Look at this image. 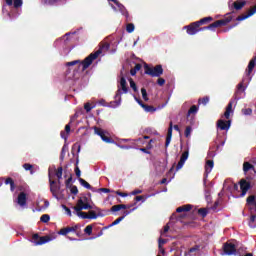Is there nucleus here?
Segmentation results:
<instances>
[{"instance_id": "obj_9", "label": "nucleus", "mask_w": 256, "mask_h": 256, "mask_svg": "<svg viewBox=\"0 0 256 256\" xmlns=\"http://www.w3.org/2000/svg\"><path fill=\"white\" fill-rule=\"evenodd\" d=\"M49 241H51L50 236L40 237L39 234L32 235V242L34 245H45V243H49Z\"/></svg>"}, {"instance_id": "obj_26", "label": "nucleus", "mask_w": 256, "mask_h": 256, "mask_svg": "<svg viewBox=\"0 0 256 256\" xmlns=\"http://www.w3.org/2000/svg\"><path fill=\"white\" fill-rule=\"evenodd\" d=\"M5 185H10V191L13 193V191H15V181L13 180V178L8 177L5 180Z\"/></svg>"}, {"instance_id": "obj_19", "label": "nucleus", "mask_w": 256, "mask_h": 256, "mask_svg": "<svg viewBox=\"0 0 256 256\" xmlns=\"http://www.w3.org/2000/svg\"><path fill=\"white\" fill-rule=\"evenodd\" d=\"M132 211H135V208H133L132 210H125L123 212V216L117 218L114 222H112L109 227H115V225H119L120 221H123V219H125V217H127V215H129Z\"/></svg>"}, {"instance_id": "obj_29", "label": "nucleus", "mask_w": 256, "mask_h": 256, "mask_svg": "<svg viewBox=\"0 0 256 256\" xmlns=\"http://www.w3.org/2000/svg\"><path fill=\"white\" fill-rule=\"evenodd\" d=\"M142 109H144L146 113H155V111H157L156 107L147 104H144Z\"/></svg>"}, {"instance_id": "obj_46", "label": "nucleus", "mask_w": 256, "mask_h": 256, "mask_svg": "<svg viewBox=\"0 0 256 256\" xmlns=\"http://www.w3.org/2000/svg\"><path fill=\"white\" fill-rule=\"evenodd\" d=\"M84 233H86V235H92V233H93V226L92 225L86 226L85 229H84Z\"/></svg>"}, {"instance_id": "obj_45", "label": "nucleus", "mask_w": 256, "mask_h": 256, "mask_svg": "<svg viewBox=\"0 0 256 256\" xmlns=\"http://www.w3.org/2000/svg\"><path fill=\"white\" fill-rule=\"evenodd\" d=\"M141 94H142V99H144V101H149V96H147V89L141 88Z\"/></svg>"}, {"instance_id": "obj_37", "label": "nucleus", "mask_w": 256, "mask_h": 256, "mask_svg": "<svg viewBox=\"0 0 256 256\" xmlns=\"http://www.w3.org/2000/svg\"><path fill=\"white\" fill-rule=\"evenodd\" d=\"M23 169H25V171H30L31 175H33V165L29 164V163H25L23 164Z\"/></svg>"}, {"instance_id": "obj_16", "label": "nucleus", "mask_w": 256, "mask_h": 256, "mask_svg": "<svg viewBox=\"0 0 256 256\" xmlns=\"http://www.w3.org/2000/svg\"><path fill=\"white\" fill-rule=\"evenodd\" d=\"M256 13V5L250 8L247 11V14H242L236 18V21H245V19H249V17H253Z\"/></svg>"}, {"instance_id": "obj_63", "label": "nucleus", "mask_w": 256, "mask_h": 256, "mask_svg": "<svg viewBox=\"0 0 256 256\" xmlns=\"http://www.w3.org/2000/svg\"><path fill=\"white\" fill-rule=\"evenodd\" d=\"M141 67H143L141 64L137 63L134 67L135 71H141Z\"/></svg>"}, {"instance_id": "obj_8", "label": "nucleus", "mask_w": 256, "mask_h": 256, "mask_svg": "<svg viewBox=\"0 0 256 256\" xmlns=\"http://www.w3.org/2000/svg\"><path fill=\"white\" fill-rule=\"evenodd\" d=\"M173 129L177 131L178 133H181V129L179 128V125H174L173 122H170L169 128H168V133L166 136V142H165V147H169L171 143V137H173Z\"/></svg>"}, {"instance_id": "obj_5", "label": "nucleus", "mask_w": 256, "mask_h": 256, "mask_svg": "<svg viewBox=\"0 0 256 256\" xmlns=\"http://www.w3.org/2000/svg\"><path fill=\"white\" fill-rule=\"evenodd\" d=\"M74 211H87L93 209V206L89 203L87 196H82L78 199L76 206L73 207Z\"/></svg>"}, {"instance_id": "obj_13", "label": "nucleus", "mask_w": 256, "mask_h": 256, "mask_svg": "<svg viewBox=\"0 0 256 256\" xmlns=\"http://www.w3.org/2000/svg\"><path fill=\"white\" fill-rule=\"evenodd\" d=\"M247 5V1L245 0H236L232 3L230 7V11L233 13L235 11H241V9H243V7H245Z\"/></svg>"}, {"instance_id": "obj_21", "label": "nucleus", "mask_w": 256, "mask_h": 256, "mask_svg": "<svg viewBox=\"0 0 256 256\" xmlns=\"http://www.w3.org/2000/svg\"><path fill=\"white\" fill-rule=\"evenodd\" d=\"M231 113H233V100H231L226 107L224 112L225 119H229L231 117Z\"/></svg>"}, {"instance_id": "obj_57", "label": "nucleus", "mask_w": 256, "mask_h": 256, "mask_svg": "<svg viewBox=\"0 0 256 256\" xmlns=\"http://www.w3.org/2000/svg\"><path fill=\"white\" fill-rule=\"evenodd\" d=\"M62 207H63V209H64V211H66V213H67V215L69 216V217H71V209H69V207H67L66 205H62Z\"/></svg>"}, {"instance_id": "obj_3", "label": "nucleus", "mask_w": 256, "mask_h": 256, "mask_svg": "<svg viewBox=\"0 0 256 256\" xmlns=\"http://www.w3.org/2000/svg\"><path fill=\"white\" fill-rule=\"evenodd\" d=\"M121 90L123 93H129V87H127V80L125 77L120 78V85H118V90L116 91V94L114 96L116 105H121Z\"/></svg>"}, {"instance_id": "obj_2", "label": "nucleus", "mask_w": 256, "mask_h": 256, "mask_svg": "<svg viewBox=\"0 0 256 256\" xmlns=\"http://www.w3.org/2000/svg\"><path fill=\"white\" fill-rule=\"evenodd\" d=\"M227 15L228 16L225 17L224 19L217 20L208 26H204V27L199 26L198 33L200 31H215L219 27H225V25H227L228 23H231L233 21V16H231V13H229Z\"/></svg>"}, {"instance_id": "obj_64", "label": "nucleus", "mask_w": 256, "mask_h": 256, "mask_svg": "<svg viewBox=\"0 0 256 256\" xmlns=\"http://www.w3.org/2000/svg\"><path fill=\"white\" fill-rule=\"evenodd\" d=\"M116 195H119V197H127L126 193L119 192V191L116 192Z\"/></svg>"}, {"instance_id": "obj_31", "label": "nucleus", "mask_w": 256, "mask_h": 256, "mask_svg": "<svg viewBox=\"0 0 256 256\" xmlns=\"http://www.w3.org/2000/svg\"><path fill=\"white\" fill-rule=\"evenodd\" d=\"M56 177L58 179V184L61 185V179L63 178V167H58L56 170Z\"/></svg>"}, {"instance_id": "obj_22", "label": "nucleus", "mask_w": 256, "mask_h": 256, "mask_svg": "<svg viewBox=\"0 0 256 256\" xmlns=\"http://www.w3.org/2000/svg\"><path fill=\"white\" fill-rule=\"evenodd\" d=\"M255 65H256V55L250 60L249 64H248V69L246 70L247 75H251V73H253V69H255Z\"/></svg>"}, {"instance_id": "obj_48", "label": "nucleus", "mask_w": 256, "mask_h": 256, "mask_svg": "<svg viewBox=\"0 0 256 256\" xmlns=\"http://www.w3.org/2000/svg\"><path fill=\"white\" fill-rule=\"evenodd\" d=\"M13 5L15 9H19L23 5V0H14Z\"/></svg>"}, {"instance_id": "obj_44", "label": "nucleus", "mask_w": 256, "mask_h": 256, "mask_svg": "<svg viewBox=\"0 0 256 256\" xmlns=\"http://www.w3.org/2000/svg\"><path fill=\"white\" fill-rule=\"evenodd\" d=\"M209 212L207 211V209L206 208H200V209H198V215H201V217H207V214H208Z\"/></svg>"}, {"instance_id": "obj_11", "label": "nucleus", "mask_w": 256, "mask_h": 256, "mask_svg": "<svg viewBox=\"0 0 256 256\" xmlns=\"http://www.w3.org/2000/svg\"><path fill=\"white\" fill-rule=\"evenodd\" d=\"M199 27L197 22H192L190 25L184 26V29H186L188 35H197L199 33Z\"/></svg>"}, {"instance_id": "obj_23", "label": "nucleus", "mask_w": 256, "mask_h": 256, "mask_svg": "<svg viewBox=\"0 0 256 256\" xmlns=\"http://www.w3.org/2000/svg\"><path fill=\"white\" fill-rule=\"evenodd\" d=\"M193 206L191 204L180 206L176 209V213H187V211H191Z\"/></svg>"}, {"instance_id": "obj_30", "label": "nucleus", "mask_w": 256, "mask_h": 256, "mask_svg": "<svg viewBox=\"0 0 256 256\" xmlns=\"http://www.w3.org/2000/svg\"><path fill=\"white\" fill-rule=\"evenodd\" d=\"M198 111H199V107L197 105H192L188 110L187 117H190V115H197Z\"/></svg>"}, {"instance_id": "obj_17", "label": "nucleus", "mask_w": 256, "mask_h": 256, "mask_svg": "<svg viewBox=\"0 0 256 256\" xmlns=\"http://www.w3.org/2000/svg\"><path fill=\"white\" fill-rule=\"evenodd\" d=\"M243 93H245V87L243 86V82H240L234 94V101H239L243 97Z\"/></svg>"}, {"instance_id": "obj_4", "label": "nucleus", "mask_w": 256, "mask_h": 256, "mask_svg": "<svg viewBox=\"0 0 256 256\" xmlns=\"http://www.w3.org/2000/svg\"><path fill=\"white\" fill-rule=\"evenodd\" d=\"M144 72L146 75L150 77H160L163 75V66L158 64L156 66H149L148 64H144Z\"/></svg>"}, {"instance_id": "obj_59", "label": "nucleus", "mask_w": 256, "mask_h": 256, "mask_svg": "<svg viewBox=\"0 0 256 256\" xmlns=\"http://www.w3.org/2000/svg\"><path fill=\"white\" fill-rule=\"evenodd\" d=\"M65 159V148L63 147L60 154V160L63 161Z\"/></svg>"}, {"instance_id": "obj_38", "label": "nucleus", "mask_w": 256, "mask_h": 256, "mask_svg": "<svg viewBox=\"0 0 256 256\" xmlns=\"http://www.w3.org/2000/svg\"><path fill=\"white\" fill-rule=\"evenodd\" d=\"M59 1H62V0H41V2L44 5H55L56 3H59Z\"/></svg>"}, {"instance_id": "obj_12", "label": "nucleus", "mask_w": 256, "mask_h": 256, "mask_svg": "<svg viewBox=\"0 0 256 256\" xmlns=\"http://www.w3.org/2000/svg\"><path fill=\"white\" fill-rule=\"evenodd\" d=\"M239 185L241 189V197H245V195H247V191L251 189V182H248L245 179H241Z\"/></svg>"}, {"instance_id": "obj_52", "label": "nucleus", "mask_w": 256, "mask_h": 256, "mask_svg": "<svg viewBox=\"0 0 256 256\" xmlns=\"http://www.w3.org/2000/svg\"><path fill=\"white\" fill-rule=\"evenodd\" d=\"M72 181H73V177H72V176H70V177L66 180L65 185H66V187H67L68 189H69V187H71Z\"/></svg>"}, {"instance_id": "obj_42", "label": "nucleus", "mask_w": 256, "mask_h": 256, "mask_svg": "<svg viewBox=\"0 0 256 256\" xmlns=\"http://www.w3.org/2000/svg\"><path fill=\"white\" fill-rule=\"evenodd\" d=\"M126 31H127V33H133V31H135V24H133V23L127 24Z\"/></svg>"}, {"instance_id": "obj_60", "label": "nucleus", "mask_w": 256, "mask_h": 256, "mask_svg": "<svg viewBox=\"0 0 256 256\" xmlns=\"http://www.w3.org/2000/svg\"><path fill=\"white\" fill-rule=\"evenodd\" d=\"M108 1H111L112 3H115V5L117 7H123V4H121V2L117 1V0H108Z\"/></svg>"}, {"instance_id": "obj_14", "label": "nucleus", "mask_w": 256, "mask_h": 256, "mask_svg": "<svg viewBox=\"0 0 256 256\" xmlns=\"http://www.w3.org/2000/svg\"><path fill=\"white\" fill-rule=\"evenodd\" d=\"M217 127L220 131H229L231 129V120L220 119L217 121Z\"/></svg>"}, {"instance_id": "obj_27", "label": "nucleus", "mask_w": 256, "mask_h": 256, "mask_svg": "<svg viewBox=\"0 0 256 256\" xmlns=\"http://www.w3.org/2000/svg\"><path fill=\"white\" fill-rule=\"evenodd\" d=\"M255 170V166L249 162H244L243 163V171L244 173H248V171Z\"/></svg>"}, {"instance_id": "obj_10", "label": "nucleus", "mask_w": 256, "mask_h": 256, "mask_svg": "<svg viewBox=\"0 0 256 256\" xmlns=\"http://www.w3.org/2000/svg\"><path fill=\"white\" fill-rule=\"evenodd\" d=\"M79 229V224H76L74 226H67L58 231V235H63L64 237H67L69 233H77V230Z\"/></svg>"}, {"instance_id": "obj_25", "label": "nucleus", "mask_w": 256, "mask_h": 256, "mask_svg": "<svg viewBox=\"0 0 256 256\" xmlns=\"http://www.w3.org/2000/svg\"><path fill=\"white\" fill-rule=\"evenodd\" d=\"M214 167V162L213 160H207L206 161V166H205V173L206 175H209V173H211V170Z\"/></svg>"}, {"instance_id": "obj_56", "label": "nucleus", "mask_w": 256, "mask_h": 256, "mask_svg": "<svg viewBox=\"0 0 256 256\" xmlns=\"http://www.w3.org/2000/svg\"><path fill=\"white\" fill-rule=\"evenodd\" d=\"M62 139H64L65 141H67V138L69 137V133L65 132V131H62L60 133Z\"/></svg>"}, {"instance_id": "obj_28", "label": "nucleus", "mask_w": 256, "mask_h": 256, "mask_svg": "<svg viewBox=\"0 0 256 256\" xmlns=\"http://www.w3.org/2000/svg\"><path fill=\"white\" fill-rule=\"evenodd\" d=\"M129 206H127L126 204H118V205H114L111 207V211L112 212H117V211H121V209H127Z\"/></svg>"}, {"instance_id": "obj_51", "label": "nucleus", "mask_w": 256, "mask_h": 256, "mask_svg": "<svg viewBox=\"0 0 256 256\" xmlns=\"http://www.w3.org/2000/svg\"><path fill=\"white\" fill-rule=\"evenodd\" d=\"M84 109H85L86 113H89L91 111V109H93V107L91 106V103H86V104H84Z\"/></svg>"}, {"instance_id": "obj_49", "label": "nucleus", "mask_w": 256, "mask_h": 256, "mask_svg": "<svg viewBox=\"0 0 256 256\" xmlns=\"http://www.w3.org/2000/svg\"><path fill=\"white\" fill-rule=\"evenodd\" d=\"M70 193H72V195H77V193H79V189L77 188V186H70Z\"/></svg>"}, {"instance_id": "obj_6", "label": "nucleus", "mask_w": 256, "mask_h": 256, "mask_svg": "<svg viewBox=\"0 0 256 256\" xmlns=\"http://www.w3.org/2000/svg\"><path fill=\"white\" fill-rule=\"evenodd\" d=\"M222 251L223 253L221 255H235L237 253V246L233 243L226 242L223 244Z\"/></svg>"}, {"instance_id": "obj_41", "label": "nucleus", "mask_w": 256, "mask_h": 256, "mask_svg": "<svg viewBox=\"0 0 256 256\" xmlns=\"http://www.w3.org/2000/svg\"><path fill=\"white\" fill-rule=\"evenodd\" d=\"M79 160L76 161V167H75V174H76V177L79 179H81V169H79Z\"/></svg>"}, {"instance_id": "obj_58", "label": "nucleus", "mask_w": 256, "mask_h": 256, "mask_svg": "<svg viewBox=\"0 0 256 256\" xmlns=\"http://www.w3.org/2000/svg\"><path fill=\"white\" fill-rule=\"evenodd\" d=\"M195 251H199V246L198 245L189 249V253H195Z\"/></svg>"}, {"instance_id": "obj_15", "label": "nucleus", "mask_w": 256, "mask_h": 256, "mask_svg": "<svg viewBox=\"0 0 256 256\" xmlns=\"http://www.w3.org/2000/svg\"><path fill=\"white\" fill-rule=\"evenodd\" d=\"M49 183H50V191L56 199L59 197L57 196V193H59V186H57V181L51 179V173H49Z\"/></svg>"}, {"instance_id": "obj_33", "label": "nucleus", "mask_w": 256, "mask_h": 256, "mask_svg": "<svg viewBox=\"0 0 256 256\" xmlns=\"http://www.w3.org/2000/svg\"><path fill=\"white\" fill-rule=\"evenodd\" d=\"M119 11L122 13V15H124V17H126V19H129V11H127V8L124 7V5L122 4L121 6H117Z\"/></svg>"}, {"instance_id": "obj_32", "label": "nucleus", "mask_w": 256, "mask_h": 256, "mask_svg": "<svg viewBox=\"0 0 256 256\" xmlns=\"http://www.w3.org/2000/svg\"><path fill=\"white\" fill-rule=\"evenodd\" d=\"M78 181L80 185H82V187H85V189H93V187H91V184H89V182H86L85 179L79 178Z\"/></svg>"}, {"instance_id": "obj_61", "label": "nucleus", "mask_w": 256, "mask_h": 256, "mask_svg": "<svg viewBox=\"0 0 256 256\" xmlns=\"http://www.w3.org/2000/svg\"><path fill=\"white\" fill-rule=\"evenodd\" d=\"M135 100L137 101L138 105H140V107L143 108V105H145V103H143V100H141V99H139L137 97H135Z\"/></svg>"}, {"instance_id": "obj_62", "label": "nucleus", "mask_w": 256, "mask_h": 256, "mask_svg": "<svg viewBox=\"0 0 256 256\" xmlns=\"http://www.w3.org/2000/svg\"><path fill=\"white\" fill-rule=\"evenodd\" d=\"M99 191H101L102 193H111V190L108 188H100Z\"/></svg>"}, {"instance_id": "obj_35", "label": "nucleus", "mask_w": 256, "mask_h": 256, "mask_svg": "<svg viewBox=\"0 0 256 256\" xmlns=\"http://www.w3.org/2000/svg\"><path fill=\"white\" fill-rule=\"evenodd\" d=\"M40 221L42 223H49V221H51V216H49V214H44L40 217Z\"/></svg>"}, {"instance_id": "obj_40", "label": "nucleus", "mask_w": 256, "mask_h": 256, "mask_svg": "<svg viewBox=\"0 0 256 256\" xmlns=\"http://www.w3.org/2000/svg\"><path fill=\"white\" fill-rule=\"evenodd\" d=\"M207 103H209V96H205L198 100V105H207Z\"/></svg>"}, {"instance_id": "obj_20", "label": "nucleus", "mask_w": 256, "mask_h": 256, "mask_svg": "<svg viewBox=\"0 0 256 256\" xmlns=\"http://www.w3.org/2000/svg\"><path fill=\"white\" fill-rule=\"evenodd\" d=\"M17 203L20 207H25V205H27V194L25 192L19 193Z\"/></svg>"}, {"instance_id": "obj_50", "label": "nucleus", "mask_w": 256, "mask_h": 256, "mask_svg": "<svg viewBox=\"0 0 256 256\" xmlns=\"http://www.w3.org/2000/svg\"><path fill=\"white\" fill-rule=\"evenodd\" d=\"M243 115H251L253 113V110L251 108H245L242 109Z\"/></svg>"}, {"instance_id": "obj_1", "label": "nucleus", "mask_w": 256, "mask_h": 256, "mask_svg": "<svg viewBox=\"0 0 256 256\" xmlns=\"http://www.w3.org/2000/svg\"><path fill=\"white\" fill-rule=\"evenodd\" d=\"M111 44L109 42H101L99 49L91 53L88 57H86L82 62L81 60H74L71 62L66 63V67H73L75 65H78V69H81V71H86V69H89L91 65L93 64V61L97 59L101 53H107V51L110 49Z\"/></svg>"}, {"instance_id": "obj_36", "label": "nucleus", "mask_w": 256, "mask_h": 256, "mask_svg": "<svg viewBox=\"0 0 256 256\" xmlns=\"http://www.w3.org/2000/svg\"><path fill=\"white\" fill-rule=\"evenodd\" d=\"M129 83H130V87H131V89H133L134 93H137V91H139V89L137 88V84L135 83V81H133V78L129 79Z\"/></svg>"}, {"instance_id": "obj_47", "label": "nucleus", "mask_w": 256, "mask_h": 256, "mask_svg": "<svg viewBox=\"0 0 256 256\" xmlns=\"http://www.w3.org/2000/svg\"><path fill=\"white\" fill-rule=\"evenodd\" d=\"M88 219H97V217H99V215H97V213L93 210L88 212Z\"/></svg>"}, {"instance_id": "obj_39", "label": "nucleus", "mask_w": 256, "mask_h": 256, "mask_svg": "<svg viewBox=\"0 0 256 256\" xmlns=\"http://www.w3.org/2000/svg\"><path fill=\"white\" fill-rule=\"evenodd\" d=\"M247 205H250L251 207L256 203L255 202V195H250L248 198H247Z\"/></svg>"}, {"instance_id": "obj_34", "label": "nucleus", "mask_w": 256, "mask_h": 256, "mask_svg": "<svg viewBox=\"0 0 256 256\" xmlns=\"http://www.w3.org/2000/svg\"><path fill=\"white\" fill-rule=\"evenodd\" d=\"M78 217L81 219H89V214L87 212H82L83 210H75Z\"/></svg>"}, {"instance_id": "obj_43", "label": "nucleus", "mask_w": 256, "mask_h": 256, "mask_svg": "<svg viewBox=\"0 0 256 256\" xmlns=\"http://www.w3.org/2000/svg\"><path fill=\"white\" fill-rule=\"evenodd\" d=\"M191 131H193V128L191 126H187L184 132V135L187 139L191 137Z\"/></svg>"}, {"instance_id": "obj_54", "label": "nucleus", "mask_w": 256, "mask_h": 256, "mask_svg": "<svg viewBox=\"0 0 256 256\" xmlns=\"http://www.w3.org/2000/svg\"><path fill=\"white\" fill-rule=\"evenodd\" d=\"M157 84L160 86V87H163V85H165V80L163 78H161V76L158 78L157 80Z\"/></svg>"}, {"instance_id": "obj_24", "label": "nucleus", "mask_w": 256, "mask_h": 256, "mask_svg": "<svg viewBox=\"0 0 256 256\" xmlns=\"http://www.w3.org/2000/svg\"><path fill=\"white\" fill-rule=\"evenodd\" d=\"M211 21H213V17L208 16V17H204L196 22L198 23V26L201 27V25H209V23H211Z\"/></svg>"}, {"instance_id": "obj_53", "label": "nucleus", "mask_w": 256, "mask_h": 256, "mask_svg": "<svg viewBox=\"0 0 256 256\" xmlns=\"http://www.w3.org/2000/svg\"><path fill=\"white\" fill-rule=\"evenodd\" d=\"M135 203H139V201L145 202V196H136Z\"/></svg>"}, {"instance_id": "obj_7", "label": "nucleus", "mask_w": 256, "mask_h": 256, "mask_svg": "<svg viewBox=\"0 0 256 256\" xmlns=\"http://www.w3.org/2000/svg\"><path fill=\"white\" fill-rule=\"evenodd\" d=\"M94 133L96 135H98L99 137H101V139H102V141H104V143H115V140H113V138L106 135L107 132H105V130H103L97 126L94 127Z\"/></svg>"}, {"instance_id": "obj_55", "label": "nucleus", "mask_w": 256, "mask_h": 256, "mask_svg": "<svg viewBox=\"0 0 256 256\" xmlns=\"http://www.w3.org/2000/svg\"><path fill=\"white\" fill-rule=\"evenodd\" d=\"M256 220V215L255 214H252L250 216V221H249V225L250 227H253V222Z\"/></svg>"}, {"instance_id": "obj_18", "label": "nucleus", "mask_w": 256, "mask_h": 256, "mask_svg": "<svg viewBox=\"0 0 256 256\" xmlns=\"http://www.w3.org/2000/svg\"><path fill=\"white\" fill-rule=\"evenodd\" d=\"M189 159V151H185L182 153L180 157V161L178 162L176 166V171H179L180 169H183V165H185V161Z\"/></svg>"}]
</instances>
